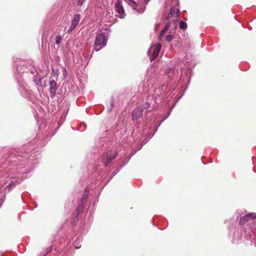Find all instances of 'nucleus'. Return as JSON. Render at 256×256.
<instances>
[{"instance_id": "obj_1", "label": "nucleus", "mask_w": 256, "mask_h": 256, "mask_svg": "<svg viewBox=\"0 0 256 256\" xmlns=\"http://www.w3.org/2000/svg\"><path fill=\"white\" fill-rule=\"evenodd\" d=\"M160 48L161 45L160 44H156L151 46L148 51V54L150 56L151 62L156 59L158 56Z\"/></svg>"}, {"instance_id": "obj_2", "label": "nucleus", "mask_w": 256, "mask_h": 256, "mask_svg": "<svg viewBox=\"0 0 256 256\" xmlns=\"http://www.w3.org/2000/svg\"><path fill=\"white\" fill-rule=\"evenodd\" d=\"M106 36L104 34L102 33L96 34L94 42L96 46H100V48H102L106 45Z\"/></svg>"}, {"instance_id": "obj_3", "label": "nucleus", "mask_w": 256, "mask_h": 256, "mask_svg": "<svg viewBox=\"0 0 256 256\" xmlns=\"http://www.w3.org/2000/svg\"><path fill=\"white\" fill-rule=\"evenodd\" d=\"M115 157V153L112 150H110L103 156L102 162L105 166H106L112 160L114 159Z\"/></svg>"}, {"instance_id": "obj_4", "label": "nucleus", "mask_w": 256, "mask_h": 256, "mask_svg": "<svg viewBox=\"0 0 256 256\" xmlns=\"http://www.w3.org/2000/svg\"><path fill=\"white\" fill-rule=\"evenodd\" d=\"M143 115V110L141 108H136L132 113V118L134 121H136Z\"/></svg>"}, {"instance_id": "obj_5", "label": "nucleus", "mask_w": 256, "mask_h": 256, "mask_svg": "<svg viewBox=\"0 0 256 256\" xmlns=\"http://www.w3.org/2000/svg\"><path fill=\"white\" fill-rule=\"evenodd\" d=\"M115 8L116 12L118 13L120 18H123L124 16V10L122 5L120 4V2H118L115 4Z\"/></svg>"}, {"instance_id": "obj_6", "label": "nucleus", "mask_w": 256, "mask_h": 256, "mask_svg": "<svg viewBox=\"0 0 256 256\" xmlns=\"http://www.w3.org/2000/svg\"><path fill=\"white\" fill-rule=\"evenodd\" d=\"M252 216L253 218H256V213H250L240 218V224L242 225L244 224L246 222L249 220L248 216Z\"/></svg>"}, {"instance_id": "obj_7", "label": "nucleus", "mask_w": 256, "mask_h": 256, "mask_svg": "<svg viewBox=\"0 0 256 256\" xmlns=\"http://www.w3.org/2000/svg\"><path fill=\"white\" fill-rule=\"evenodd\" d=\"M80 19V16L79 14H76L72 19L71 28H74L78 24Z\"/></svg>"}, {"instance_id": "obj_8", "label": "nucleus", "mask_w": 256, "mask_h": 256, "mask_svg": "<svg viewBox=\"0 0 256 256\" xmlns=\"http://www.w3.org/2000/svg\"><path fill=\"white\" fill-rule=\"evenodd\" d=\"M180 10L178 8H176L175 6H172L170 12L168 13L166 18H168L172 16L174 14H176V16H178L180 14Z\"/></svg>"}, {"instance_id": "obj_9", "label": "nucleus", "mask_w": 256, "mask_h": 256, "mask_svg": "<svg viewBox=\"0 0 256 256\" xmlns=\"http://www.w3.org/2000/svg\"><path fill=\"white\" fill-rule=\"evenodd\" d=\"M50 93L53 92L54 94L55 93L56 90V84L54 82V80H50Z\"/></svg>"}, {"instance_id": "obj_10", "label": "nucleus", "mask_w": 256, "mask_h": 256, "mask_svg": "<svg viewBox=\"0 0 256 256\" xmlns=\"http://www.w3.org/2000/svg\"><path fill=\"white\" fill-rule=\"evenodd\" d=\"M88 192H89V190L88 189V188L86 187V188H85L84 194H83V196H82V198H81V200L80 201V202H82L83 204H84V202H85L86 200L88 198Z\"/></svg>"}, {"instance_id": "obj_11", "label": "nucleus", "mask_w": 256, "mask_h": 256, "mask_svg": "<svg viewBox=\"0 0 256 256\" xmlns=\"http://www.w3.org/2000/svg\"><path fill=\"white\" fill-rule=\"evenodd\" d=\"M84 204H83L82 202H80L78 204L76 211L78 213L82 212Z\"/></svg>"}, {"instance_id": "obj_12", "label": "nucleus", "mask_w": 256, "mask_h": 256, "mask_svg": "<svg viewBox=\"0 0 256 256\" xmlns=\"http://www.w3.org/2000/svg\"><path fill=\"white\" fill-rule=\"evenodd\" d=\"M186 27H187V24H186V22H184L182 20H180V28L181 29L184 30L186 28Z\"/></svg>"}, {"instance_id": "obj_13", "label": "nucleus", "mask_w": 256, "mask_h": 256, "mask_svg": "<svg viewBox=\"0 0 256 256\" xmlns=\"http://www.w3.org/2000/svg\"><path fill=\"white\" fill-rule=\"evenodd\" d=\"M62 40V36H58L56 38V43L57 44H60Z\"/></svg>"}, {"instance_id": "obj_14", "label": "nucleus", "mask_w": 256, "mask_h": 256, "mask_svg": "<svg viewBox=\"0 0 256 256\" xmlns=\"http://www.w3.org/2000/svg\"><path fill=\"white\" fill-rule=\"evenodd\" d=\"M173 38H174V37L172 35L168 34V35L166 36V41L170 42L172 40Z\"/></svg>"}, {"instance_id": "obj_15", "label": "nucleus", "mask_w": 256, "mask_h": 256, "mask_svg": "<svg viewBox=\"0 0 256 256\" xmlns=\"http://www.w3.org/2000/svg\"><path fill=\"white\" fill-rule=\"evenodd\" d=\"M130 1V2L132 4V6H133V8L134 9V10H136V6H137V4L136 2L134 1V0H128Z\"/></svg>"}, {"instance_id": "obj_16", "label": "nucleus", "mask_w": 256, "mask_h": 256, "mask_svg": "<svg viewBox=\"0 0 256 256\" xmlns=\"http://www.w3.org/2000/svg\"><path fill=\"white\" fill-rule=\"evenodd\" d=\"M80 214V213H78L77 212L75 211L72 214V218L74 219L77 218Z\"/></svg>"}, {"instance_id": "obj_17", "label": "nucleus", "mask_w": 256, "mask_h": 256, "mask_svg": "<svg viewBox=\"0 0 256 256\" xmlns=\"http://www.w3.org/2000/svg\"><path fill=\"white\" fill-rule=\"evenodd\" d=\"M170 22H168L166 25L164 27V28H163V30H164V32H166L168 30V29L169 27H170Z\"/></svg>"}, {"instance_id": "obj_18", "label": "nucleus", "mask_w": 256, "mask_h": 256, "mask_svg": "<svg viewBox=\"0 0 256 256\" xmlns=\"http://www.w3.org/2000/svg\"><path fill=\"white\" fill-rule=\"evenodd\" d=\"M84 0H78L77 3L78 5L80 6H82L84 2Z\"/></svg>"}, {"instance_id": "obj_19", "label": "nucleus", "mask_w": 256, "mask_h": 256, "mask_svg": "<svg viewBox=\"0 0 256 256\" xmlns=\"http://www.w3.org/2000/svg\"><path fill=\"white\" fill-rule=\"evenodd\" d=\"M166 32H164V30H162V31L160 32V38H162V36L166 34Z\"/></svg>"}, {"instance_id": "obj_20", "label": "nucleus", "mask_w": 256, "mask_h": 256, "mask_svg": "<svg viewBox=\"0 0 256 256\" xmlns=\"http://www.w3.org/2000/svg\"><path fill=\"white\" fill-rule=\"evenodd\" d=\"M74 28H71V26H70V29L68 30V33H70L72 32V31L74 30Z\"/></svg>"}, {"instance_id": "obj_21", "label": "nucleus", "mask_w": 256, "mask_h": 256, "mask_svg": "<svg viewBox=\"0 0 256 256\" xmlns=\"http://www.w3.org/2000/svg\"><path fill=\"white\" fill-rule=\"evenodd\" d=\"M248 218H249V220H253L256 219V218H253V217H252V216H248Z\"/></svg>"}, {"instance_id": "obj_22", "label": "nucleus", "mask_w": 256, "mask_h": 256, "mask_svg": "<svg viewBox=\"0 0 256 256\" xmlns=\"http://www.w3.org/2000/svg\"><path fill=\"white\" fill-rule=\"evenodd\" d=\"M137 11H138V12H140H140H144V10H137Z\"/></svg>"}, {"instance_id": "obj_23", "label": "nucleus", "mask_w": 256, "mask_h": 256, "mask_svg": "<svg viewBox=\"0 0 256 256\" xmlns=\"http://www.w3.org/2000/svg\"><path fill=\"white\" fill-rule=\"evenodd\" d=\"M150 0H146L145 1V2H146V4H147L148 3V2H149Z\"/></svg>"}, {"instance_id": "obj_24", "label": "nucleus", "mask_w": 256, "mask_h": 256, "mask_svg": "<svg viewBox=\"0 0 256 256\" xmlns=\"http://www.w3.org/2000/svg\"><path fill=\"white\" fill-rule=\"evenodd\" d=\"M100 48H98V49H96V48H94V49H95L96 51H98V50H100Z\"/></svg>"}]
</instances>
